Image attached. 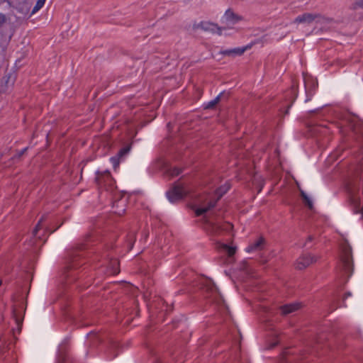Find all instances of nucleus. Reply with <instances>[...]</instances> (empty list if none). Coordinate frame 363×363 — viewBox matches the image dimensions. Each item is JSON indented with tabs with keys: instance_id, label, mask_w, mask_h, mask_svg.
Listing matches in <instances>:
<instances>
[{
	"instance_id": "obj_1",
	"label": "nucleus",
	"mask_w": 363,
	"mask_h": 363,
	"mask_svg": "<svg viewBox=\"0 0 363 363\" xmlns=\"http://www.w3.org/2000/svg\"><path fill=\"white\" fill-rule=\"evenodd\" d=\"M96 181L101 188H104L107 190L112 189L114 184V182L108 172H104L99 174L96 177Z\"/></svg>"
},
{
	"instance_id": "obj_2",
	"label": "nucleus",
	"mask_w": 363,
	"mask_h": 363,
	"mask_svg": "<svg viewBox=\"0 0 363 363\" xmlns=\"http://www.w3.org/2000/svg\"><path fill=\"white\" fill-rule=\"evenodd\" d=\"M187 192V190L181 185H176L173 189L168 193V198L174 202L178 199H182Z\"/></svg>"
},
{
	"instance_id": "obj_3",
	"label": "nucleus",
	"mask_w": 363,
	"mask_h": 363,
	"mask_svg": "<svg viewBox=\"0 0 363 363\" xmlns=\"http://www.w3.org/2000/svg\"><path fill=\"white\" fill-rule=\"evenodd\" d=\"M216 199H207L195 208L196 216H201L215 206Z\"/></svg>"
},
{
	"instance_id": "obj_4",
	"label": "nucleus",
	"mask_w": 363,
	"mask_h": 363,
	"mask_svg": "<svg viewBox=\"0 0 363 363\" xmlns=\"http://www.w3.org/2000/svg\"><path fill=\"white\" fill-rule=\"evenodd\" d=\"M316 261V257L312 255H303L297 260L296 267L299 269H304Z\"/></svg>"
},
{
	"instance_id": "obj_5",
	"label": "nucleus",
	"mask_w": 363,
	"mask_h": 363,
	"mask_svg": "<svg viewBox=\"0 0 363 363\" xmlns=\"http://www.w3.org/2000/svg\"><path fill=\"white\" fill-rule=\"evenodd\" d=\"M196 28L204 31L218 33H220V28H218L216 24H214L209 21H201L197 24Z\"/></svg>"
},
{
	"instance_id": "obj_6",
	"label": "nucleus",
	"mask_w": 363,
	"mask_h": 363,
	"mask_svg": "<svg viewBox=\"0 0 363 363\" xmlns=\"http://www.w3.org/2000/svg\"><path fill=\"white\" fill-rule=\"evenodd\" d=\"M222 19L223 23H225L228 26H231L240 20V17L232 11L228 10L223 15Z\"/></svg>"
},
{
	"instance_id": "obj_7",
	"label": "nucleus",
	"mask_w": 363,
	"mask_h": 363,
	"mask_svg": "<svg viewBox=\"0 0 363 363\" xmlns=\"http://www.w3.org/2000/svg\"><path fill=\"white\" fill-rule=\"evenodd\" d=\"M264 245V239L263 238H259L257 239L254 243L250 245L247 248L246 251L248 252L261 250Z\"/></svg>"
},
{
	"instance_id": "obj_8",
	"label": "nucleus",
	"mask_w": 363,
	"mask_h": 363,
	"mask_svg": "<svg viewBox=\"0 0 363 363\" xmlns=\"http://www.w3.org/2000/svg\"><path fill=\"white\" fill-rule=\"evenodd\" d=\"M315 20V16L311 13H305L302 16H298L295 19L296 23H310Z\"/></svg>"
},
{
	"instance_id": "obj_9",
	"label": "nucleus",
	"mask_w": 363,
	"mask_h": 363,
	"mask_svg": "<svg viewBox=\"0 0 363 363\" xmlns=\"http://www.w3.org/2000/svg\"><path fill=\"white\" fill-rule=\"evenodd\" d=\"M300 308L299 303H292L289 305L284 306L281 308L283 314H289L294 311H297Z\"/></svg>"
},
{
	"instance_id": "obj_10",
	"label": "nucleus",
	"mask_w": 363,
	"mask_h": 363,
	"mask_svg": "<svg viewBox=\"0 0 363 363\" xmlns=\"http://www.w3.org/2000/svg\"><path fill=\"white\" fill-rule=\"evenodd\" d=\"M245 51V48H237L234 49L225 50L223 52V53L225 55L234 57L242 55Z\"/></svg>"
},
{
	"instance_id": "obj_11",
	"label": "nucleus",
	"mask_w": 363,
	"mask_h": 363,
	"mask_svg": "<svg viewBox=\"0 0 363 363\" xmlns=\"http://www.w3.org/2000/svg\"><path fill=\"white\" fill-rule=\"evenodd\" d=\"M352 122L354 123L353 125L354 130L357 133L363 134V122H360L357 118H354Z\"/></svg>"
},
{
	"instance_id": "obj_12",
	"label": "nucleus",
	"mask_w": 363,
	"mask_h": 363,
	"mask_svg": "<svg viewBox=\"0 0 363 363\" xmlns=\"http://www.w3.org/2000/svg\"><path fill=\"white\" fill-rule=\"evenodd\" d=\"M220 247L223 250H225L228 253V256L233 255L236 252L235 247L228 246L225 244H222Z\"/></svg>"
},
{
	"instance_id": "obj_13",
	"label": "nucleus",
	"mask_w": 363,
	"mask_h": 363,
	"mask_svg": "<svg viewBox=\"0 0 363 363\" xmlns=\"http://www.w3.org/2000/svg\"><path fill=\"white\" fill-rule=\"evenodd\" d=\"M223 94H219L213 100L209 101L205 106L206 108H213L220 101L221 99V96Z\"/></svg>"
},
{
	"instance_id": "obj_14",
	"label": "nucleus",
	"mask_w": 363,
	"mask_h": 363,
	"mask_svg": "<svg viewBox=\"0 0 363 363\" xmlns=\"http://www.w3.org/2000/svg\"><path fill=\"white\" fill-rule=\"evenodd\" d=\"M230 188L229 184H225L224 186L220 187L216 192V194L218 195V198L216 200H218Z\"/></svg>"
},
{
	"instance_id": "obj_15",
	"label": "nucleus",
	"mask_w": 363,
	"mask_h": 363,
	"mask_svg": "<svg viewBox=\"0 0 363 363\" xmlns=\"http://www.w3.org/2000/svg\"><path fill=\"white\" fill-rule=\"evenodd\" d=\"M46 0H38L35 6L33 7L32 10V14L38 12L45 4Z\"/></svg>"
},
{
	"instance_id": "obj_16",
	"label": "nucleus",
	"mask_w": 363,
	"mask_h": 363,
	"mask_svg": "<svg viewBox=\"0 0 363 363\" xmlns=\"http://www.w3.org/2000/svg\"><path fill=\"white\" fill-rule=\"evenodd\" d=\"M301 194L303 199L304 200L305 203L308 206V208H312L313 203H312V201L311 200V199L303 191H301Z\"/></svg>"
},
{
	"instance_id": "obj_17",
	"label": "nucleus",
	"mask_w": 363,
	"mask_h": 363,
	"mask_svg": "<svg viewBox=\"0 0 363 363\" xmlns=\"http://www.w3.org/2000/svg\"><path fill=\"white\" fill-rule=\"evenodd\" d=\"M353 203L355 207V211L356 213H363V204L362 206H359V202L357 199H354Z\"/></svg>"
},
{
	"instance_id": "obj_18",
	"label": "nucleus",
	"mask_w": 363,
	"mask_h": 363,
	"mask_svg": "<svg viewBox=\"0 0 363 363\" xmlns=\"http://www.w3.org/2000/svg\"><path fill=\"white\" fill-rule=\"evenodd\" d=\"M182 170L179 167H174L170 169L169 174L172 177L177 176L181 173Z\"/></svg>"
},
{
	"instance_id": "obj_19",
	"label": "nucleus",
	"mask_w": 363,
	"mask_h": 363,
	"mask_svg": "<svg viewBox=\"0 0 363 363\" xmlns=\"http://www.w3.org/2000/svg\"><path fill=\"white\" fill-rule=\"evenodd\" d=\"M128 151L129 147L123 148L119 152L118 156L122 157L123 155H125Z\"/></svg>"
},
{
	"instance_id": "obj_20",
	"label": "nucleus",
	"mask_w": 363,
	"mask_h": 363,
	"mask_svg": "<svg viewBox=\"0 0 363 363\" xmlns=\"http://www.w3.org/2000/svg\"><path fill=\"white\" fill-rule=\"evenodd\" d=\"M42 222V219L38 222V223L37 224L36 227L35 228V229L33 230V234L34 235H36L38 231L39 230V229L40 228V223Z\"/></svg>"
},
{
	"instance_id": "obj_21",
	"label": "nucleus",
	"mask_w": 363,
	"mask_h": 363,
	"mask_svg": "<svg viewBox=\"0 0 363 363\" xmlns=\"http://www.w3.org/2000/svg\"><path fill=\"white\" fill-rule=\"evenodd\" d=\"M111 162L113 163L114 168H116L118 165L119 162L116 157L111 158Z\"/></svg>"
},
{
	"instance_id": "obj_22",
	"label": "nucleus",
	"mask_w": 363,
	"mask_h": 363,
	"mask_svg": "<svg viewBox=\"0 0 363 363\" xmlns=\"http://www.w3.org/2000/svg\"><path fill=\"white\" fill-rule=\"evenodd\" d=\"M357 7L363 8V0H359L358 1H357L355 3L354 8H357Z\"/></svg>"
},
{
	"instance_id": "obj_23",
	"label": "nucleus",
	"mask_w": 363,
	"mask_h": 363,
	"mask_svg": "<svg viewBox=\"0 0 363 363\" xmlns=\"http://www.w3.org/2000/svg\"><path fill=\"white\" fill-rule=\"evenodd\" d=\"M5 18L4 16L0 15V26L4 22Z\"/></svg>"
},
{
	"instance_id": "obj_24",
	"label": "nucleus",
	"mask_w": 363,
	"mask_h": 363,
	"mask_svg": "<svg viewBox=\"0 0 363 363\" xmlns=\"http://www.w3.org/2000/svg\"><path fill=\"white\" fill-rule=\"evenodd\" d=\"M344 262L345 263L346 267H349V265H350V259H349V258H347Z\"/></svg>"
},
{
	"instance_id": "obj_25",
	"label": "nucleus",
	"mask_w": 363,
	"mask_h": 363,
	"mask_svg": "<svg viewBox=\"0 0 363 363\" xmlns=\"http://www.w3.org/2000/svg\"><path fill=\"white\" fill-rule=\"evenodd\" d=\"M232 228V225H231L230 223L226 224V228H225L226 229H228V228Z\"/></svg>"
}]
</instances>
